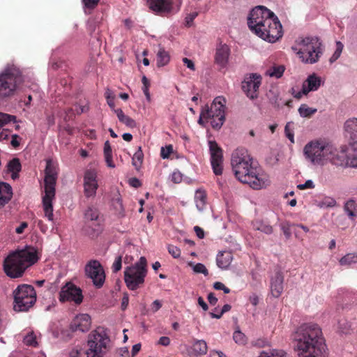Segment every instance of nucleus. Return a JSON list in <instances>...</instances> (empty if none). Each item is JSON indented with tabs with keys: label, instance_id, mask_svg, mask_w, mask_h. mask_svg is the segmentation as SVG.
<instances>
[{
	"label": "nucleus",
	"instance_id": "c9c22d12",
	"mask_svg": "<svg viewBox=\"0 0 357 357\" xmlns=\"http://www.w3.org/2000/svg\"><path fill=\"white\" fill-rule=\"evenodd\" d=\"M7 168L12 173L11 178L13 180L16 179L18 177V172L21 170V164L19 159L14 158L10 160L7 165Z\"/></svg>",
	"mask_w": 357,
	"mask_h": 357
},
{
	"label": "nucleus",
	"instance_id": "a18cd8bd",
	"mask_svg": "<svg viewBox=\"0 0 357 357\" xmlns=\"http://www.w3.org/2000/svg\"><path fill=\"white\" fill-rule=\"evenodd\" d=\"M336 205V201L332 197H325L318 203V206L321 208H332Z\"/></svg>",
	"mask_w": 357,
	"mask_h": 357
},
{
	"label": "nucleus",
	"instance_id": "f8f14e48",
	"mask_svg": "<svg viewBox=\"0 0 357 357\" xmlns=\"http://www.w3.org/2000/svg\"><path fill=\"white\" fill-rule=\"evenodd\" d=\"M89 348L96 349L98 353H105L109 350L110 338L107 331L103 327H98L92 331L88 338Z\"/></svg>",
	"mask_w": 357,
	"mask_h": 357
},
{
	"label": "nucleus",
	"instance_id": "f704fd0d",
	"mask_svg": "<svg viewBox=\"0 0 357 357\" xmlns=\"http://www.w3.org/2000/svg\"><path fill=\"white\" fill-rule=\"evenodd\" d=\"M114 111L116 114L119 121L130 128H135L137 126L135 121L128 116L126 115L121 109H114Z\"/></svg>",
	"mask_w": 357,
	"mask_h": 357
},
{
	"label": "nucleus",
	"instance_id": "7ed1b4c3",
	"mask_svg": "<svg viewBox=\"0 0 357 357\" xmlns=\"http://www.w3.org/2000/svg\"><path fill=\"white\" fill-rule=\"evenodd\" d=\"M39 259L38 250L31 245L11 251L3 260V271L10 278H21L25 271Z\"/></svg>",
	"mask_w": 357,
	"mask_h": 357
},
{
	"label": "nucleus",
	"instance_id": "5701e85b",
	"mask_svg": "<svg viewBox=\"0 0 357 357\" xmlns=\"http://www.w3.org/2000/svg\"><path fill=\"white\" fill-rule=\"evenodd\" d=\"M149 8L155 12H169L172 8L171 0H148Z\"/></svg>",
	"mask_w": 357,
	"mask_h": 357
},
{
	"label": "nucleus",
	"instance_id": "2eb2a0df",
	"mask_svg": "<svg viewBox=\"0 0 357 357\" xmlns=\"http://www.w3.org/2000/svg\"><path fill=\"white\" fill-rule=\"evenodd\" d=\"M261 82V75L257 73L250 74L242 83V89L247 96L253 100L257 98L258 89Z\"/></svg>",
	"mask_w": 357,
	"mask_h": 357
},
{
	"label": "nucleus",
	"instance_id": "13d9d810",
	"mask_svg": "<svg viewBox=\"0 0 357 357\" xmlns=\"http://www.w3.org/2000/svg\"><path fill=\"white\" fill-rule=\"evenodd\" d=\"M105 353H98L96 349L88 348L86 351V357H105Z\"/></svg>",
	"mask_w": 357,
	"mask_h": 357
},
{
	"label": "nucleus",
	"instance_id": "2f4dec72",
	"mask_svg": "<svg viewBox=\"0 0 357 357\" xmlns=\"http://www.w3.org/2000/svg\"><path fill=\"white\" fill-rule=\"evenodd\" d=\"M195 202L199 211L204 209L206 204V194L204 190L198 189L195 194Z\"/></svg>",
	"mask_w": 357,
	"mask_h": 357
},
{
	"label": "nucleus",
	"instance_id": "603ef678",
	"mask_svg": "<svg viewBox=\"0 0 357 357\" xmlns=\"http://www.w3.org/2000/svg\"><path fill=\"white\" fill-rule=\"evenodd\" d=\"M105 96H106V98L107 100V104L109 105V106L112 109H114V95L113 92L111 90L107 89L105 92Z\"/></svg>",
	"mask_w": 357,
	"mask_h": 357
},
{
	"label": "nucleus",
	"instance_id": "bf43d9fd",
	"mask_svg": "<svg viewBox=\"0 0 357 357\" xmlns=\"http://www.w3.org/2000/svg\"><path fill=\"white\" fill-rule=\"evenodd\" d=\"M293 225H281V229L287 238H289L291 234V230L293 229ZM296 230V228H294Z\"/></svg>",
	"mask_w": 357,
	"mask_h": 357
},
{
	"label": "nucleus",
	"instance_id": "c85d7f7f",
	"mask_svg": "<svg viewBox=\"0 0 357 357\" xmlns=\"http://www.w3.org/2000/svg\"><path fill=\"white\" fill-rule=\"evenodd\" d=\"M344 211L351 221H354L357 216V203L353 199L347 201L344 205Z\"/></svg>",
	"mask_w": 357,
	"mask_h": 357
},
{
	"label": "nucleus",
	"instance_id": "de8ad7c7",
	"mask_svg": "<svg viewBox=\"0 0 357 357\" xmlns=\"http://www.w3.org/2000/svg\"><path fill=\"white\" fill-rule=\"evenodd\" d=\"M168 252L172 255V257L174 259H178L181 257V250L176 245L168 244L167 246Z\"/></svg>",
	"mask_w": 357,
	"mask_h": 357
},
{
	"label": "nucleus",
	"instance_id": "79ce46f5",
	"mask_svg": "<svg viewBox=\"0 0 357 357\" xmlns=\"http://www.w3.org/2000/svg\"><path fill=\"white\" fill-rule=\"evenodd\" d=\"M287 354L281 349H271L262 351L259 357H286Z\"/></svg>",
	"mask_w": 357,
	"mask_h": 357
},
{
	"label": "nucleus",
	"instance_id": "09e8293b",
	"mask_svg": "<svg viewBox=\"0 0 357 357\" xmlns=\"http://www.w3.org/2000/svg\"><path fill=\"white\" fill-rule=\"evenodd\" d=\"M233 339L236 343L243 344L246 342L245 335L240 331H236L233 335Z\"/></svg>",
	"mask_w": 357,
	"mask_h": 357
},
{
	"label": "nucleus",
	"instance_id": "7c9ffc66",
	"mask_svg": "<svg viewBox=\"0 0 357 357\" xmlns=\"http://www.w3.org/2000/svg\"><path fill=\"white\" fill-rule=\"evenodd\" d=\"M268 98L270 102L277 108L282 106V99L280 97V93L276 89H272L267 93Z\"/></svg>",
	"mask_w": 357,
	"mask_h": 357
},
{
	"label": "nucleus",
	"instance_id": "4c0bfd02",
	"mask_svg": "<svg viewBox=\"0 0 357 357\" xmlns=\"http://www.w3.org/2000/svg\"><path fill=\"white\" fill-rule=\"evenodd\" d=\"M169 61V56L164 48H160L157 53V66L158 67L167 65Z\"/></svg>",
	"mask_w": 357,
	"mask_h": 357
},
{
	"label": "nucleus",
	"instance_id": "1a4fd4ad",
	"mask_svg": "<svg viewBox=\"0 0 357 357\" xmlns=\"http://www.w3.org/2000/svg\"><path fill=\"white\" fill-rule=\"evenodd\" d=\"M21 82L20 70L14 66H8L0 74V100L14 96Z\"/></svg>",
	"mask_w": 357,
	"mask_h": 357
},
{
	"label": "nucleus",
	"instance_id": "412c9836",
	"mask_svg": "<svg viewBox=\"0 0 357 357\" xmlns=\"http://www.w3.org/2000/svg\"><path fill=\"white\" fill-rule=\"evenodd\" d=\"M321 84V79L315 73L307 77L306 80L303 83V93L307 95L310 91L318 90Z\"/></svg>",
	"mask_w": 357,
	"mask_h": 357
},
{
	"label": "nucleus",
	"instance_id": "6ab92c4d",
	"mask_svg": "<svg viewBox=\"0 0 357 357\" xmlns=\"http://www.w3.org/2000/svg\"><path fill=\"white\" fill-rule=\"evenodd\" d=\"M91 317L88 314H79L77 315L71 323L73 331L86 332L91 327Z\"/></svg>",
	"mask_w": 357,
	"mask_h": 357
},
{
	"label": "nucleus",
	"instance_id": "49530a36",
	"mask_svg": "<svg viewBox=\"0 0 357 357\" xmlns=\"http://www.w3.org/2000/svg\"><path fill=\"white\" fill-rule=\"evenodd\" d=\"M23 342L26 345L28 346L36 347L38 344L36 341V336L33 332L29 333L24 337Z\"/></svg>",
	"mask_w": 357,
	"mask_h": 357
},
{
	"label": "nucleus",
	"instance_id": "c03bdc74",
	"mask_svg": "<svg viewBox=\"0 0 357 357\" xmlns=\"http://www.w3.org/2000/svg\"><path fill=\"white\" fill-rule=\"evenodd\" d=\"M15 116L6 113L0 112V128L10 122H15Z\"/></svg>",
	"mask_w": 357,
	"mask_h": 357
},
{
	"label": "nucleus",
	"instance_id": "58836bf2",
	"mask_svg": "<svg viewBox=\"0 0 357 357\" xmlns=\"http://www.w3.org/2000/svg\"><path fill=\"white\" fill-rule=\"evenodd\" d=\"M298 111L301 117L310 118L317 112V109L316 108L310 107L306 104H302Z\"/></svg>",
	"mask_w": 357,
	"mask_h": 357
},
{
	"label": "nucleus",
	"instance_id": "3c124183",
	"mask_svg": "<svg viewBox=\"0 0 357 357\" xmlns=\"http://www.w3.org/2000/svg\"><path fill=\"white\" fill-rule=\"evenodd\" d=\"M194 272L197 273H202L204 275H207L208 274V270L206 266L202 263H197L194 265L192 268Z\"/></svg>",
	"mask_w": 357,
	"mask_h": 357
},
{
	"label": "nucleus",
	"instance_id": "6e6552de",
	"mask_svg": "<svg viewBox=\"0 0 357 357\" xmlns=\"http://www.w3.org/2000/svg\"><path fill=\"white\" fill-rule=\"evenodd\" d=\"M147 275V261L141 257L137 262L127 266L124 270V281L131 291L137 290L142 286Z\"/></svg>",
	"mask_w": 357,
	"mask_h": 357
},
{
	"label": "nucleus",
	"instance_id": "864d4df0",
	"mask_svg": "<svg viewBox=\"0 0 357 357\" xmlns=\"http://www.w3.org/2000/svg\"><path fill=\"white\" fill-rule=\"evenodd\" d=\"M173 151V147L172 145H168L165 147H162L160 151V155L162 158H168L169 155Z\"/></svg>",
	"mask_w": 357,
	"mask_h": 357
},
{
	"label": "nucleus",
	"instance_id": "bb28decb",
	"mask_svg": "<svg viewBox=\"0 0 357 357\" xmlns=\"http://www.w3.org/2000/svg\"><path fill=\"white\" fill-rule=\"evenodd\" d=\"M102 231L101 225H84L82 231L90 238L97 237Z\"/></svg>",
	"mask_w": 357,
	"mask_h": 357
},
{
	"label": "nucleus",
	"instance_id": "37998d69",
	"mask_svg": "<svg viewBox=\"0 0 357 357\" xmlns=\"http://www.w3.org/2000/svg\"><path fill=\"white\" fill-rule=\"evenodd\" d=\"M144 154L141 150V147L139 146L138 151L134 154L132 157V164L135 167L137 170H138L143 161Z\"/></svg>",
	"mask_w": 357,
	"mask_h": 357
},
{
	"label": "nucleus",
	"instance_id": "f257e3e1",
	"mask_svg": "<svg viewBox=\"0 0 357 357\" xmlns=\"http://www.w3.org/2000/svg\"><path fill=\"white\" fill-rule=\"evenodd\" d=\"M291 340L298 357H327L325 340L317 324L301 325L292 333Z\"/></svg>",
	"mask_w": 357,
	"mask_h": 357
},
{
	"label": "nucleus",
	"instance_id": "4d7b16f0",
	"mask_svg": "<svg viewBox=\"0 0 357 357\" xmlns=\"http://www.w3.org/2000/svg\"><path fill=\"white\" fill-rule=\"evenodd\" d=\"M255 229L261 231L265 234H271L273 231L271 225H256Z\"/></svg>",
	"mask_w": 357,
	"mask_h": 357
},
{
	"label": "nucleus",
	"instance_id": "5fc2aeb1",
	"mask_svg": "<svg viewBox=\"0 0 357 357\" xmlns=\"http://www.w3.org/2000/svg\"><path fill=\"white\" fill-rule=\"evenodd\" d=\"M121 267H122V257L120 255L115 259L112 268L113 272L116 273L121 269Z\"/></svg>",
	"mask_w": 357,
	"mask_h": 357
},
{
	"label": "nucleus",
	"instance_id": "4468645a",
	"mask_svg": "<svg viewBox=\"0 0 357 357\" xmlns=\"http://www.w3.org/2000/svg\"><path fill=\"white\" fill-rule=\"evenodd\" d=\"M59 299L61 302H74L80 304L83 301L82 289L71 282H66L59 291Z\"/></svg>",
	"mask_w": 357,
	"mask_h": 357
},
{
	"label": "nucleus",
	"instance_id": "f03ea898",
	"mask_svg": "<svg viewBox=\"0 0 357 357\" xmlns=\"http://www.w3.org/2000/svg\"><path fill=\"white\" fill-rule=\"evenodd\" d=\"M231 165L236 178L252 188L259 190L270 185L268 176L253 165L252 158L246 149L235 150L231 155Z\"/></svg>",
	"mask_w": 357,
	"mask_h": 357
},
{
	"label": "nucleus",
	"instance_id": "8fccbe9b",
	"mask_svg": "<svg viewBox=\"0 0 357 357\" xmlns=\"http://www.w3.org/2000/svg\"><path fill=\"white\" fill-rule=\"evenodd\" d=\"M293 123L291 122H288L284 128V132L286 135V137L290 140L291 143H294V132L292 131V129L291 128V126Z\"/></svg>",
	"mask_w": 357,
	"mask_h": 357
},
{
	"label": "nucleus",
	"instance_id": "a19ab883",
	"mask_svg": "<svg viewBox=\"0 0 357 357\" xmlns=\"http://www.w3.org/2000/svg\"><path fill=\"white\" fill-rule=\"evenodd\" d=\"M357 263V254L349 253L342 257L340 260V264L342 266H349L353 264Z\"/></svg>",
	"mask_w": 357,
	"mask_h": 357
},
{
	"label": "nucleus",
	"instance_id": "423d86ee",
	"mask_svg": "<svg viewBox=\"0 0 357 357\" xmlns=\"http://www.w3.org/2000/svg\"><path fill=\"white\" fill-rule=\"evenodd\" d=\"M45 196L43 198V207L45 216L49 221L53 220L52 200L55 195V185L57 179V169L55 164L52 160L48 159L46 161V167L45 169Z\"/></svg>",
	"mask_w": 357,
	"mask_h": 357
},
{
	"label": "nucleus",
	"instance_id": "72a5a7b5",
	"mask_svg": "<svg viewBox=\"0 0 357 357\" xmlns=\"http://www.w3.org/2000/svg\"><path fill=\"white\" fill-rule=\"evenodd\" d=\"M285 70L283 65H274L268 68L265 73V75L271 77L280 78Z\"/></svg>",
	"mask_w": 357,
	"mask_h": 357
},
{
	"label": "nucleus",
	"instance_id": "69168bd1",
	"mask_svg": "<svg viewBox=\"0 0 357 357\" xmlns=\"http://www.w3.org/2000/svg\"><path fill=\"white\" fill-rule=\"evenodd\" d=\"M183 62L184 63L185 65H186V66L192 70H195V64L193 63V61L188 58H183Z\"/></svg>",
	"mask_w": 357,
	"mask_h": 357
},
{
	"label": "nucleus",
	"instance_id": "ea45409f",
	"mask_svg": "<svg viewBox=\"0 0 357 357\" xmlns=\"http://www.w3.org/2000/svg\"><path fill=\"white\" fill-rule=\"evenodd\" d=\"M84 218L86 221H100L98 211L92 207H89L84 213Z\"/></svg>",
	"mask_w": 357,
	"mask_h": 357
},
{
	"label": "nucleus",
	"instance_id": "a211bd4d",
	"mask_svg": "<svg viewBox=\"0 0 357 357\" xmlns=\"http://www.w3.org/2000/svg\"><path fill=\"white\" fill-rule=\"evenodd\" d=\"M84 181L85 195L88 197L95 196L98 186L96 181V172L93 170H87L85 173Z\"/></svg>",
	"mask_w": 357,
	"mask_h": 357
},
{
	"label": "nucleus",
	"instance_id": "c756f323",
	"mask_svg": "<svg viewBox=\"0 0 357 357\" xmlns=\"http://www.w3.org/2000/svg\"><path fill=\"white\" fill-rule=\"evenodd\" d=\"M192 348L196 356L205 355L208 351L207 343L204 340H195Z\"/></svg>",
	"mask_w": 357,
	"mask_h": 357
},
{
	"label": "nucleus",
	"instance_id": "6e6d98bb",
	"mask_svg": "<svg viewBox=\"0 0 357 357\" xmlns=\"http://www.w3.org/2000/svg\"><path fill=\"white\" fill-rule=\"evenodd\" d=\"M230 309L231 305L229 304H225L223 305L222 308L221 309L218 314H215L214 312H210V315L212 318L220 319L224 313L229 311Z\"/></svg>",
	"mask_w": 357,
	"mask_h": 357
},
{
	"label": "nucleus",
	"instance_id": "774afa93",
	"mask_svg": "<svg viewBox=\"0 0 357 357\" xmlns=\"http://www.w3.org/2000/svg\"><path fill=\"white\" fill-rule=\"evenodd\" d=\"M210 357H227L222 351L213 350L210 352Z\"/></svg>",
	"mask_w": 357,
	"mask_h": 357
},
{
	"label": "nucleus",
	"instance_id": "0e129e2a",
	"mask_svg": "<svg viewBox=\"0 0 357 357\" xmlns=\"http://www.w3.org/2000/svg\"><path fill=\"white\" fill-rule=\"evenodd\" d=\"M85 6L87 8H94L98 3L99 0H82Z\"/></svg>",
	"mask_w": 357,
	"mask_h": 357
},
{
	"label": "nucleus",
	"instance_id": "39448f33",
	"mask_svg": "<svg viewBox=\"0 0 357 357\" xmlns=\"http://www.w3.org/2000/svg\"><path fill=\"white\" fill-rule=\"evenodd\" d=\"M324 49L321 41L316 36L299 38L296 45L292 47L301 61L307 64L317 63L323 54Z\"/></svg>",
	"mask_w": 357,
	"mask_h": 357
},
{
	"label": "nucleus",
	"instance_id": "4be33fe9",
	"mask_svg": "<svg viewBox=\"0 0 357 357\" xmlns=\"http://www.w3.org/2000/svg\"><path fill=\"white\" fill-rule=\"evenodd\" d=\"M271 291L272 295L275 298H278L283 291V276L279 271H277L271 278Z\"/></svg>",
	"mask_w": 357,
	"mask_h": 357
},
{
	"label": "nucleus",
	"instance_id": "aec40b11",
	"mask_svg": "<svg viewBox=\"0 0 357 357\" xmlns=\"http://www.w3.org/2000/svg\"><path fill=\"white\" fill-rule=\"evenodd\" d=\"M230 49L225 44H220L217 48L215 55V62L221 68H225L229 61Z\"/></svg>",
	"mask_w": 357,
	"mask_h": 357
},
{
	"label": "nucleus",
	"instance_id": "e433bc0d",
	"mask_svg": "<svg viewBox=\"0 0 357 357\" xmlns=\"http://www.w3.org/2000/svg\"><path fill=\"white\" fill-rule=\"evenodd\" d=\"M112 207L115 211V213L119 217H123L125 215L124 208L123 206L121 198L119 195L112 199Z\"/></svg>",
	"mask_w": 357,
	"mask_h": 357
},
{
	"label": "nucleus",
	"instance_id": "473e14b6",
	"mask_svg": "<svg viewBox=\"0 0 357 357\" xmlns=\"http://www.w3.org/2000/svg\"><path fill=\"white\" fill-rule=\"evenodd\" d=\"M348 154H349V166L357 167V141L350 142L348 147Z\"/></svg>",
	"mask_w": 357,
	"mask_h": 357
},
{
	"label": "nucleus",
	"instance_id": "dca6fc26",
	"mask_svg": "<svg viewBox=\"0 0 357 357\" xmlns=\"http://www.w3.org/2000/svg\"><path fill=\"white\" fill-rule=\"evenodd\" d=\"M209 151L211 154V162L213 172L216 175H220L222 173V151L216 142L209 141Z\"/></svg>",
	"mask_w": 357,
	"mask_h": 357
},
{
	"label": "nucleus",
	"instance_id": "cd10ccee",
	"mask_svg": "<svg viewBox=\"0 0 357 357\" xmlns=\"http://www.w3.org/2000/svg\"><path fill=\"white\" fill-rule=\"evenodd\" d=\"M344 129L349 135L351 142L357 141V119H351L346 121Z\"/></svg>",
	"mask_w": 357,
	"mask_h": 357
},
{
	"label": "nucleus",
	"instance_id": "338daca9",
	"mask_svg": "<svg viewBox=\"0 0 357 357\" xmlns=\"http://www.w3.org/2000/svg\"><path fill=\"white\" fill-rule=\"evenodd\" d=\"M129 184L132 186V187H134V188H139L142 185V183L140 182V181L134 177V178H131L130 180H129Z\"/></svg>",
	"mask_w": 357,
	"mask_h": 357
},
{
	"label": "nucleus",
	"instance_id": "393cba45",
	"mask_svg": "<svg viewBox=\"0 0 357 357\" xmlns=\"http://www.w3.org/2000/svg\"><path fill=\"white\" fill-rule=\"evenodd\" d=\"M13 196L11 186L4 182H0V207L8 203Z\"/></svg>",
	"mask_w": 357,
	"mask_h": 357
},
{
	"label": "nucleus",
	"instance_id": "9b49d317",
	"mask_svg": "<svg viewBox=\"0 0 357 357\" xmlns=\"http://www.w3.org/2000/svg\"><path fill=\"white\" fill-rule=\"evenodd\" d=\"M225 98L219 96L214 99L210 107L206 105L202 108L214 129H220L225 123Z\"/></svg>",
	"mask_w": 357,
	"mask_h": 357
},
{
	"label": "nucleus",
	"instance_id": "b1692460",
	"mask_svg": "<svg viewBox=\"0 0 357 357\" xmlns=\"http://www.w3.org/2000/svg\"><path fill=\"white\" fill-rule=\"evenodd\" d=\"M233 260V255L229 251L220 252L216 257L217 266L221 269H227Z\"/></svg>",
	"mask_w": 357,
	"mask_h": 357
},
{
	"label": "nucleus",
	"instance_id": "e2e57ef3",
	"mask_svg": "<svg viewBox=\"0 0 357 357\" xmlns=\"http://www.w3.org/2000/svg\"><path fill=\"white\" fill-rule=\"evenodd\" d=\"M197 15H198L197 12H193V13L188 14L185 17L186 25L188 26H191L193 20Z\"/></svg>",
	"mask_w": 357,
	"mask_h": 357
},
{
	"label": "nucleus",
	"instance_id": "20e7f679",
	"mask_svg": "<svg viewBox=\"0 0 357 357\" xmlns=\"http://www.w3.org/2000/svg\"><path fill=\"white\" fill-rule=\"evenodd\" d=\"M267 25L271 29L273 36L278 34L277 27H279L278 18L275 14L263 6H257L250 13L248 17V25L249 29L257 36H263L266 34L261 32V27ZM273 39V38L272 37Z\"/></svg>",
	"mask_w": 357,
	"mask_h": 357
},
{
	"label": "nucleus",
	"instance_id": "f3484780",
	"mask_svg": "<svg viewBox=\"0 0 357 357\" xmlns=\"http://www.w3.org/2000/svg\"><path fill=\"white\" fill-rule=\"evenodd\" d=\"M331 153L328 154L327 163L336 166H349V154H348V147L346 149L337 150L330 144Z\"/></svg>",
	"mask_w": 357,
	"mask_h": 357
},
{
	"label": "nucleus",
	"instance_id": "680f3d73",
	"mask_svg": "<svg viewBox=\"0 0 357 357\" xmlns=\"http://www.w3.org/2000/svg\"><path fill=\"white\" fill-rule=\"evenodd\" d=\"M182 174L178 171H175L172 174V181L175 183H179L182 181Z\"/></svg>",
	"mask_w": 357,
	"mask_h": 357
},
{
	"label": "nucleus",
	"instance_id": "0eeeda50",
	"mask_svg": "<svg viewBox=\"0 0 357 357\" xmlns=\"http://www.w3.org/2000/svg\"><path fill=\"white\" fill-rule=\"evenodd\" d=\"M331 151L330 144L321 139L310 141L303 148L305 158L315 166L326 165Z\"/></svg>",
	"mask_w": 357,
	"mask_h": 357
},
{
	"label": "nucleus",
	"instance_id": "052dcab7",
	"mask_svg": "<svg viewBox=\"0 0 357 357\" xmlns=\"http://www.w3.org/2000/svg\"><path fill=\"white\" fill-rule=\"evenodd\" d=\"M297 188L300 190L313 189L314 184L312 180H307L305 183L298 185Z\"/></svg>",
	"mask_w": 357,
	"mask_h": 357
},
{
	"label": "nucleus",
	"instance_id": "ddd939ff",
	"mask_svg": "<svg viewBox=\"0 0 357 357\" xmlns=\"http://www.w3.org/2000/svg\"><path fill=\"white\" fill-rule=\"evenodd\" d=\"M85 273L92 280L93 284L98 289L101 288L105 281L104 268L98 260H90L85 266Z\"/></svg>",
	"mask_w": 357,
	"mask_h": 357
},
{
	"label": "nucleus",
	"instance_id": "9d476101",
	"mask_svg": "<svg viewBox=\"0 0 357 357\" xmlns=\"http://www.w3.org/2000/svg\"><path fill=\"white\" fill-rule=\"evenodd\" d=\"M13 309L16 312L28 311L36 301L34 288L29 284H20L13 291Z\"/></svg>",
	"mask_w": 357,
	"mask_h": 357
},
{
	"label": "nucleus",
	"instance_id": "a878e982",
	"mask_svg": "<svg viewBox=\"0 0 357 357\" xmlns=\"http://www.w3.org/2000/svg\"><path fill=\"white\" fill-rule=\"evenodd\" d=\"M278 30V34L277 36H273V40L272 38V32L271 29L267 26L264 24V26L261 27V30L262 33H264L266 35L264 36H258L259 38H262L264 40H266L269 43H275L277 41L279 38H280L282 36V24L279 22V27H277Z\"/></svg>",
	"mask_w": 357,
	"mask_h": 357
}]
</instances>
